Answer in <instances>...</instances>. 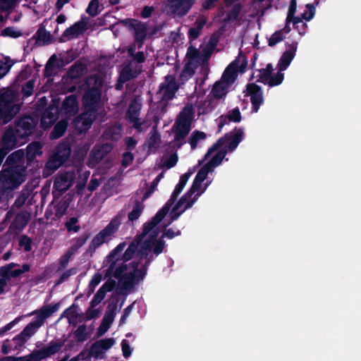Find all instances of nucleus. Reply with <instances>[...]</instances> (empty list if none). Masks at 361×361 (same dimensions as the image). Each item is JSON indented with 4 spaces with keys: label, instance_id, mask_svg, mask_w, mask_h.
Wrapping results in <instances>:
<instances>
[{
    "label": "nucleus",
    "instance_id": "obj_18",
    "mask_svg": "<svg viewBox=\"0 0 361 361\" xmlns=\"http://www.w3.org/2000/svg\"><path fill=\"white\" fill-rule=\"evenodd\" d=\"M71 154V148L65 145H60L57 147L56 152L53 155L52 160L49 159L47 163L49 169H56L66 161Z\"/></svg>",
    "mask_w": 361,
    "mask_h": 361
},
{
    "label": "nucleus",
    "instance_id": "obj_56",
    "mask_svg": "<svg viewBox=\"0 0 361 361\" xmlns=\"http://www.w3.org/2000/svg\"><path fill=\"white\" fill-rule=\"evenodd\" d=\"M186 56L190 62H197L200 59V51L192 46L188 48Z\"/></svg>",
    "mask_w": 361,
    "mask_h": 361
},
{
    "label": "nucleus",
    "instance_id": "obj_50",
    "mask_svg": "<svg viewBox=\"0 0 361 361\" xmlns=\"http://www.w3.org/2000/svg\"><path fill=\"white\" fill-rule=\"evenodd\" d=\"M30 270V265L24 264L20 269H13L8 273L7 276H3L2 278H6L10 280L11 278H17L21 274L27 272Z\"/></svg>",
    "mask_w": 361,
    "mask_h": 361
},
{
    "label": "nucleus",
    "instance_id": "obj_58",
    "mask_svg": "<svg viewBox=\"0 0 361 361\" xmlns=\"http://www.w3.org/2000/svg\"><path fill=\"white\" fill-rule=\"evenodd\" d=\"M35 80L31 79L27 81L23 86H22V94L23 97H28L31 96L34 91L35 87Z\"/></svg>",
    "mask_w": 361,
    "mask_h": 361
},
{
    "label": "nucleus",
    "instance_id": "obj_44",
    "mask_svg": "<svg viewBox=\"0 0 361 361\" xmlns=\"http://www.w3.org/2000/svg\"><path fill=\"white\" fill-rule=\"evenodd\" d=\"M35 319L34 321L29 323L21 331V336H24L27 338V339H30L37 331V330L41 327Z\"/></svg>",
    "mask_w": 361,
    "mask_h": 361
},
{
    "label": "nucleus",
    "instance_id": "obj_33",
    "mask_svg": "<svg viewBox=\"0 0 361 361\" xmlns=\"http://www.w3.org/2000/svg\"><path fill=\"white\" fill-rule=\"evenodd\" d=\"M228 87L229 85L221 80L217 81L213 85L209 94H212V97L215 99H221L226 97Z\"/></svg>",
    "mask_w": 361,
    "mask_h": 361
},
{
    "label": "nucleus",
    "instance_id": "obj_8",
    "mask_svg": "<svg viewBox=\"0 0 361 361\" xmlns=\"http://www.w3.org/2000/svg\"><path fill=\"white\" fill-rule=\"evenodd\" d=\"M119 226L120 223L118 220L112 219L104 228L92 238L86 253L92 256L98 247L111 240V237L118 231Z\"/></svg>",
    "mask_w": 361,
    "mask_h": 361
},
{
    "label": "nucleus",
    "instance_id": "obj_60",
    "mask_svg": "<svg viewBox=\"0 0 361 361\" xmlns=\"http://www.w3.org/2000/svg\"><path fill=\"white\" fill-rule=\"evenodd\" d=\"M174 204L173 202H171L169 199L166 204L160 209L155 214L157 218L161 221L169 212L171 207Z\"/></svg>",
    "mask_w": 361,
    "mask_h": 361
},
{
    "label": "nucleus",
    "instance_id": "obj_45",
    "mask_svg": "<svg viewBox=\"0 0 361 361\" xmlns=\"http://www.w3.org/2000/svg\"><path fill=\"white\" fill-rule=\"evenodd\" d=\"M57 61V58L56 54H53L47 61L45 68H44V75L47 77L52 76L54 74L55 70L59 67L58 65H56Z\"/></svg>",
    "mask_w": 361,
    "mask_h": 361
},
{
    "label": "nucleus",
    "instance_id": "obj_46",
    "mask_svg": "<svg viewBox=\"0 0 361 361\" xmlns=\"http://www.w3.org/2000/svg\"><path fill=\"white\" fill-rule=\"evenodd\" d=\"M206 134L204 132L199 130H194L190 135L188 142L190 145L191 149H195L197 147V143L200 140L206 138Z\"/></svg>",
    "mask_w": 361,
    "mask_h": 361
},
{
    "label": "nucleus",
    "instance_id": "obj_7",
    "mask_svg": "<svg viewBox=\"0 0 361 361\" xmlns=\"http://www.w3.org/2000/svg\"><path fill=\"white\" fill-rule=\"evenodd\" d=\"M64 341L52 340L41 349L34 350L25 356L15 357V361H42L59 353L64 345Z\"/></svg>",
    "mask_w": 361,
    "mask_h": 361
},
{
    "label": "nucleus",
    "instance_id": "obj_17",
    "mask_svg": "<svg viewBox=\"0 0 361 361\" xmlns=\"http://www.w3.org/2000/svg\"><path fill=\"white\" fill-rule=\"evenodd\" d=\"M170 11L178 16H185L192 7L195 0H167Z\"/></svg>",
    "mask_w": 361,
    "mask_h": 361
},
{
    "label": "nucleus",
    "instance_id": "obj_37",
    "mask_svg": "<svg viewBox=\"0 0 361 361\" xmlns=\"http://www.w3.org/2000/svg\"><path fill=\"white\" fill-rule=\"evenodd\" d=\"M69 186V178L67 173L59 174L54 182V187L59 191H66Z\"/></svg>",
    "mask_w": 361,
    "mask_h": 361
},
{
    "label": "nucleus",
    "instance_id": "obj_11",
    "mask_svg": "<svg viewBox=\"0 0 361 361\" xmlns=\"http://www.w3.org/2000/svg\"><path fill=\"white\" fill-rule=\"evenodd\" d=\"M125 24L134 30V41L137 44V49H141L147 35V27L136 19H127Z\"/></svg>",
    "mask_w": 361,
    "mask_h": 361
},
{
    "label": "nucleus",
    "instance_id": "obj_48",
    "mask_svg": "<svg viewBox=\"0 0 361 361\" xmlns=\"http://www.w3.org/2000/svg\"><path fill=\"white\" fill-rule=\"evenodd\" d=\"M3 169H8V170H17L19 171H25L26 167L22 164V163H18L14 159H11L9 160V155L6 159V161L3 166Z\"/></svg>",
    "mask_w": 361,
    "mask_h": 361
},
{
    "label": "nucleus",
    "instance_id": "obj_35",
    "mask_svg": "<svg viewBox=\"0 0 361 361\" xmlns=\"http://www.w3.org/2000/svg\"><path fill=\"white\" fill-rule=\"evenodd\" d=\"M39 45L49 44L51 42L52 36L44 27H40L34 35Z\"/></svg>",
    "mask_w": 361,
    "mask_h": 361
},
{
    "label": "nucleus",
    "instance_id": "obj_51",
    "mask_svg": "<svg viewBox=\"0 0 361 361\" xmlns=\"http://www.w3.org/2000/svg\"><path fill=\"white\" fill-rule=\"evenodd\" d=\"M137 76L135 71H134L130 66H125L120 73V80L122 82H126L130 80Z\"/></svg>",
    "mask_w": 361,
    "mask_h": 361
},
{
    "label": "nucleus",
    "instance_id": "obj_16",
    "mask_svg": "<svg viewBox=\"0 0 361 361\" xmlns=\"http://www.w3.org/2000/svg\"><path fill=\"white\" fill-rule=\"evenodd\" d=\"M287 49L282 54L279 60L277 68L279 71H284L290 66L295 56L298 48V42H293L291 44L286 43Z\"/></svg>",
    "mask_w": 361,
    "mask_h": 361
},
{
    "label": "nucleus",
    "instance_id": "obj_55",
    "mask_svg": "<svg viewBox=\"0 0 361 361\" xmlns=\"http://www.w3.org/2000/svg\"><path fill=\"white\" fill-rule=\"evenodd\" d=\"M18 245L25 252H30L32 248V240L26 235H22L19 238Z\"/></svg>",
    "mask_w": 361,
    "mask_h": 361
},
{
    "label": "nucleus",
    "instance_id": "obj_49",
    "mask_svg": "<svg viewBox=\"0 0 361 361\" xmlns=\"http://www.w3.org/2000/svg\"><path fill=\"white\" fill-rule=\"evenodd\" d=\"M104 350L100 348L97 341H95L90 347L89 352L87 353V357H93L96 359H103L104 357Z\"/></svg>",
    "mask_w": 361,
    "mask_h": 361
},
{
    "label": "nucleus",
    "instance_id": "obj_3",
    "mask_svg": "<svg viewBox=\"0 0 361 361\" xmlns=\"http://www.w3.org/2000/svg\"><path fill=\"white\" fill-rule=\"evenodd\" d=\"M103 85L104 81L101 76L92 75L87 77L84 84L85 92L82 96V104L85 109L97 112Z\"/></svg>",
    "mask_w": 361,
    "mask_h": 361
},
{
    "label": "nucleus",
    "instance_id": "obj_15",
    "mask_svg": "<svg viewBox=\"0 0 361 361\" xmlns=\"http://www.w3.org/2000/svg\"><path fill=\"white\" fill-rule=\"evenodd\" d=\"M178 89L175 76L173 75H167L164 78V82L159 85V92L162 94L164 99H172L176 91Z\"/></svg>",
    "mask_w": 361,
    "mask_h": 361
},
{
    "label": "nucleus",
    "instance_id": "obj_57",
    "mask_svg": "<svg viewBox=\"0 0 361 361\" xmlns=\"http://www.w3.org/2000/svg\"><path fill=\"white\" fill-rule=\"evenodd\" d=\"M283 39H284V35L283 34V30L276 31L269 38L268 44L269 47H274V46L276 45L278 43L283 41Z\"/></svg>",
    "mask_w": 361,
    "mask_h": 361
},
{
    "label": "nucleus",
    "instance_id": "obj_62",
    "mask_svg": "<svg viewBox=\"0 0 361 361\" xmlns=\"http://www.w3.org/2000/svg\"><path fill=\"white\" fill-rule=\"evenodd\" d=\"M226 154V150L223 148L217 152V153L209 160V162L216 167L221 164Z\"/></svg>",
    "mask_w": 361,
    "mask_h": 361
},
{
    "label": "nucleus",
    "instance_id": "obj_43",
    "mask_svg": "<svg viewBox=\"0 0 361 361\" xmlns=\"http://www.w3.org/2000/svg\"><path fill=\"white\" fill-rule=\"evenodd\" d=\"M144 209L142 202L136 200L133 210L128 213V217L130 221H134L139 219Z\"/></svg>",
    "mask_w": 361,
    "mask_h": 361
},
{
    "label": "nucleus",
    "instance_id": "obj_61",
    "mask_svg": "<svg viewBox=\"0 0 361 361\" xmlns=\"http://www.w3.org/2000/svg\"><path fill=\"white\" fill-rule=\"evenodd\" d=\"M161 142L160 134L157 131H154L148 139V147L149 149H156L159 147Z\"/></svg>",
    "mask_w": 361,
    "mask_h": 361
},
{
    "label": "nucleus",
    "instance_id": "obj_1",
    "mask_svg": "<svg viewBox=\"0 0 361 361\" xmlns=\"http://www.w3.org/2000/svg\"><path fill=\"white\" fill-rule=\"evenodd\" d=\"M141 236H136L130 243L129 246L123 255H121V252L126 246V242L119 243L109 252V254L104 260V264L106 266H108V268L106 269L104 274L105 278H109L112 276V273L116 266L117 264H118V262L122 261V263L126 264L128 261L130 260L133 257L135 252L138 250V247L141 243Z\"/></svg>",
    "mask_w": 361,
    "mask_h": 361
},
{
    "label": "nucleus",
    "instance_id": "obj_32",
    "mask_svg": "<svg viewBox=\"0 0 361 361\" xmlns=\"http://www.w3.org/2000/svg\"><path fill=\"white\" fill-rule=\"evenodd\" d=\"M214 99L209 94L206 99L200 101L197 106L200 114H207L212 112L216 105Z\"/></svg>",
    "mask_w": 361,
    "mask_h": 361
},
{
    "label": "nucleus",
    "instance_id": "obj_36",
    "mask_svg": "<svg viewBox=\"0 0 361 361\" xmlns=\"http://www.w3.org/2000/svg\"><path fill=\"white\" fill-rule=\"evenodd\" d=\"M68 128V121L63 119L59 121L54 127L50 133V138L52 140L59 139L66 133Z\"/></svg>",
    "mask_w": 361,
    "mask_h": 361
},
{
    "label": "nucleus",
    "instance_id": "obj_34",
    "mask_svg": "<svg viewBox=\"0 0 361 361\" xmlns=\"http://www.w3.org/2000/svg\"><path fill=\"white\" fill-rule=\"evenodd\" d=\"M87 66L80 61H75L68 69V76L72 79L80 78L85 73Z\"/></svg>",
    "mask_w": 361,
    "mask_h": 361
},
{
    "label": "nucleus",
    "instance_id": "obj_19",
    "mask_svg": "<svg viewBox=\"0 0 361 361\" xmlns=\"http://www.w3.org/2000/svg\"><path fill=\"white\" fill-rule=\"evenodd\" d=\"M97 112L85 109V112L80 114L75 119V123L80 131L87 130L97 119Z\"/></svg>",
    "mask_w": 361,
    "mask_h": 361
},
{
    "label": "nucleus",
    "instance_id": "obj_12",
    "mask_svg": "<svg viewBox=\"0 0 361 361\" xmlns=\"http://www.w3.org/2000/svg\"><path fill=\"white\" fill-rule=\"evenodd\" d=\"M20 145L19 137L16 130L9 127L2 135L0 152L3 153L4 157H6L11 150Z\"/></svg>",
    "mask_w": 361,
    "mask_h": 361
},
{
    "label": "nucleus",
    "instance_id": "obj_38",
    "mask_svg": "<svg viewBox=\"0 0 361 361\" xmlns=\"http://www.w3.org/2000/svg\"><path fill=\"white\" fill-rule=\"evenodd\" d=\"M104 136L106 139H109L112 141H118L121 137V126H113L108 128L104 132Z\"/></svg>",
    "mask_w": 361,
    "mask_h": 361
},
{
    "label": "nucleus",
    "instance_id": "obj_42",
    "mask_svg": "<svg viewBox=\"0 0 361 361\" xmlns=\"http://www.w3.org/2000/svg\"><path fill=\"white\" fill-rule=\"evenodd\" d=\"M90 237V233L88 231L85 232L80 237L73 239V243L68 250L75 253L87 242Z\"/></svg>",
    "mask_w": 361,
    "mask_h": 361
},
{
    "label": "nucleus",
    "instance_id": "obj_6",
    "mask_svg": "<svg viewBox=\"0 0 361 361\" xmlns=\"http://www.w3.org/2000/svg\"><path fill=\"white\" fill-rule=\"evenodd\" d=\"M25 172L8 169L0 171V201L25 181Z\"/></svg>",
    "mask_w": 361,
    "mask_h": 361
},
{
    "label": "nucleus",
    "instance_id": "obj_21",
    "mask_svg": "<svg viewBox=\"0 0 361 361\" xmlns=\"http://www.w3.org/2000/svg\"><path fill=\"white\" fill-rule=\"evenodd\" d=\"M196 200L197 197H194L193 200L186 202L184 198L180 197L172 208L169 215L170 221L168 224H171L173 221L177 220L186 209L192 207Z\"/></svg>",
    "mask_w": 361,
    "mask_h": 361
},
{
    "label": "nucleus",
    "instance_id": "obj_26",
    "mask_svg": "<svg viewBox=\"0 0 361 361\" xmlns=\"http://www.w3.org/2000/svg\"><path fill=\"white\" fill-rule=\"evenodd\" d=\"M238 59L233 61L224 71L221 80L228 85H231L236 79L238 73Z\"/></svg>",
    "mask_w": 361,
    "mask_h": 361
},
{
    "label": "nucleus",
    "instance_id": "obj_31",
    "mask_svg": "<svg viewBox=\"0 0 361 361\" xmlns=\"http://www.w3.org/2000/svg\"><path fill=\"white\" fill-rule=\"evenodd\" d=\"M191 176L190 172L185 173L181 175L179 179L178 183L176 185L174 190L173 191L169 200L174 203L177 200L178 196L182 192L183 188H185L190 176Z\"/></svg>",
    "mask_w": 361,
    "mask_h": 361
},
{
    "label": "nucleus",
    "instance_id": "obj_28",
    "mask_svg": "<svg viewBox=\"0 0 361 361\" xmlns=\"http://www.w3.org/2000/svg\"><path fill=\"white\" fill-rule=\"evenodd\" d=\"M241 113L238 107H235L228 111L226 116L219 117V128H221L224 126L228 124L230 122L239 123L241 121Z\"/></svg>",
    "mask_w": 361,
    "mask_h": 361
},
{
    "label": "nucleus",
    "instance_id": "obj_64",
    "mask_svg": "<svg viewBox=\"0 0 361 361\" xmlns=\"http://www.w3.org/2000/svg\"><path fill=\"white\" fill-rule=\"evenodd\" d=\"M1 35L11 38H18L22 35V32L13 27H7L1 31Z\"/></svg>",
    "mask_w": 361,
    "mask_h": 361
},
{
    "label": "nucleus",
    "instance_id": "obj_20",
    "mask_svg": "<svg viewBox=\"0 0 361 361\" xmlns=\"http://www.w3.org/2000/svg\"><path fill=\"white\" fill-rule=\"evenodd\" d=\"M60 302L51 304L49 305H43L39 310H35L32 312L36 316L35 320L42 326L47 319L50 317L54 313L57 312L60 307Z\"/></svg>",
    "mask_w": 361,
    "mask_h": 361
},
{
    "label": "nucleus",
    "instance_id": "obj_25",
    "mask_svg": "<svg viewBox=\"0 0 361 361\" xmlns=\"http://www.w3.org/2000/svg\"><path fill=\"white\" fill-rule=\"evenodd\" d=\"M61 112L68 117L74 116L78 111V103L75 94H71L63 101Z\"/></svg>",
    "mask_w": 361,
    "mask_h": 361
},
{
    "label": "nucleus",
    "instance_id": "obj_23",
    "mask_svg": "<svg viewBox=\"0 0 361 361\" xmlns=\"http://www.w3.org/2000/svg\"><path fill=\"white\" fill-rule=\"evenodd\" d=\"M59 107L55 104H51L44 111L41 118V126L43 128H49L52 126L58 118Z\"/></svg>",
    "mask_w": 361,
    "mask_h": 361
},
{
    "label": "nucleus",
    "instance_id": "obj_24",
    "mask_svg": "<svg viewBox=\"0 0 361 361\" xmlns=\"http://www.w3.org/2000/svg\"><path fill=\"white\" fill-rule=\"evenodd\" d=\"M108 308L109 309L105 312V314L102 320V323L100 324L99 326L97 329V337L103 336L109 330L114 320V317L116 315V305H114L112 308H110V307L109 306Z\"/></svg>",
    "mask_w": 361,
    "mask_h": 361
},
{
    "label": "nucleus",
    "instance_id": "obj_5",
    "mask_svg": "<svg viewBox=\"0 0 361 361\" xmlns=\"http://www.w3.org/2000/svg\"><path fill=\"white\" fill-rule=\"evenodd\" d=\"M245 133L243 128L235 127L233 130L226 133L223 137L219 138L213 145L209 147L204 155V159H207L209 156L221 147L226 152H233L238 145L244 139Z\"/></svg>",
    "mask_w": 361,
    "mask_h": 361
},
{
    "label": "nucleus",
    "instance_id": "obj_39",
    "mask_svg": "<svg viewBox=\"0 0 361 361\" xmlns=\"http://www.w3.org/2000/svg\"><path fill=\"white\" fill-rule=\"evenodd\" d=\"M141 110V104L133 99L128 106L126 111V117L128 120L133 119V118H139L140 111Z\"/></svg>",
    "mask_w": 361,
    "mask_h": 361
},
{
    "label": "nucleus",
    "instance_id": "obj_54",
    "mask_svg": "<svg viewBox=\"0 0 361 361\" xmlns=\"http://www.w3.org/2000/svg\"><path fill=\"white\" fill-rule=\"evenodd\" d=\"M69 207V202L67 200L60 201L54 207L56 216L60 218L63 216L67 211Z\"/></svg>",
    "mask_w": 361,
    "mask_h": 361
},
{
    "label": "nucleus",
    "instance_id": "obj_2",
    "mask_svg": "<svg viewBox=\"0 0 361 361\" xmlns=\"http://www.w3.org/2000/svg\"><path fill=\"white\" fill-rule=\"evenodd\" d=\"M139 266V261H133L129 264L121 263L114 268L112 275L118 280L122 290H130L145 279L140 276Z\"/></svg>",
    "mask_w": 361,
    "mask_h": 361
},
{
    "label": "nucleus",
    "instance_id": "obj_13",
    "mask_svg": "<svg viewBox=\"0 0 361 361\" xmlns=\"http://www.w3.org/2000/svg\"><path fill=\"white\" fill-rule=\"evenodd\" d=\"M87 29V18H81L80 20L75 22L74 24L63 31L59 42H64L71 40L73 38L77 37L79 35L83 34Z\"/></svg>",
    "mask_w": 361,
    "mask_h": 361
},
{
    "label": "nucleus",
    "instance_id": "obj_14",
    "mask_svg": "<svg viewBox=\"0 0 361 361\" xmlns=\"http://www.w3.org/2000/svg\"><path fill=\"white\" fill-rule=\"evenodd\" d=\"M247 95L250 96L252 104V113H257L260 106L264 102L263 92L262 87L256 83H249L246 86Z\"/></svg>",
    "mask_w": 361,
    "mask_h": 361
},
{
    "label": "nucleus",
    "instance_id": "obj_53",
    "mask_svg": "<svg viewBox=\"0 0 361 361\" xmlns=\"http://www.w3.org/2000/svg\"><path fill=\"white\" fill-rule=\"evenodd\" d=\"M77 307L78 305L73 304L63 311L61 317H66L69 319V321H71V319H77L80 316L76 310Z\"/></svg>",
    "mask_w": 361,
    "mask_h": 361
},
{
    "label": "nucleus",
    "instance_id": "obj_40",
    "mask_svg": "<svg viewBox=\"0 0 361 361\" xmlns=\"http://www.w3.org/2000/svg\"><path fill=\"white\" fill-rule=\"evenodd\" d=\"M243 5L240 3L235 4L232 8L227 13L226 16L224 19V22L228 23L232 20H236L241 13Z\"/></svg>",
    "mask_w": 361,
    "mask_h": 361
},
{
    "label": "nucleus",
    "instance_id": "obj_41",
    "mask_svg": "<svg viewBox=\"0 0 361 361\" xmlns=\"http://www.w3.org/2000/svg\"><path fill=\"white\" fill-rule=\"evenodd\" d=\"M110 149H111V146L109 145H104L98 148L94 147L92 150L91 156H93V157L98 162V161H100L101 160H102L105 157V156L110 151Z\"/></svg>",
    "mask_w": 361,
    "mask_h": 361
},
{
    "label": "nucleus",
    "instance_id": "obj_47",
    "mask_svg": "<svg viewBox=\"0 0 361 361\" xmlns=\"http://www.w3.org/2000/svg\"><path fill=\"white\" fill-rule=\"evenodd\" d=\"M164 177V172L160 173L151 183L150 186L146 190L142 196V201L149 198L156 190L159 181Z\"/></svg>",
    "mask_w": 361,
    "mask_h": 361
},
{
    "label": "nucleus",
    "instance_id": "obj_29",
    "mask_svg": "<svg viewBox=\"0 0 361 361\" xmlns=\"http://www.w3.org/2000/svg\"><path fill=\"white\" fill-rule=\"evenodd\" d=\"M206 23L207 19L204 17H200L195 20L193 26L188 32V37L190 41L195 40L199 37Z\"/></svg>",
    "mask_w": 361,
    "mask_h": 361
},
{
    "label": "nucleus",
    "instance_id": "obj_52",
    "mask_svg": "<svg viewBox=\"0 0 361 361\" xmlns=\"http://www.w3.org/2000/svg\"><path fill=\"white\" fill-rule=\"evenodd\" d=\"M201 185L202 182H200L198 180L195 178L190 189L181 197V198H184L186 202L190 200H193V198H191L192 196L196 191L200 189Z\"/></svg>",
    "mask_w": 361,
    "mask_h": 361
},
{
    "label": "nucleus",
    "instance_id": "obj_9",
    "mask_svg": "<svg viewBox=\"0 0 361 361\" xmlns=\"http://www.w3.org/2000/svg\"><path fill=\"white\" fill-rule=\"evenodd\" d=\"M15 97L14 91L11 90L0 94V120L11 121L19 111L20 106L14 104Z\"/></svg>",
    "mask_w": 361,
    "mask_h": 361
},
{
    "label": "nucleus",
    "instance_id": "obj_10",
    "mask_svg": "<svg viewBox=\"0 0 361 361\" xmlns=\"http://www.w3.org/2000/svg\"><path fill=\"white\" fill-rule=\"evenodd\" d=\"M37 123V120L30 116H24L16 121L13 129L19 137L20 144L25 143L27 137L35 134Z\"/></svg>",
    "mask_w": 361,
    "mask_h": 361
},
{
    "label": "nucleus",
    "instance_id": "obj_27",
    "mask_svg": "<svg viewBox=\"0 0 361 361\" xmlns=\"http://www.w3.org/2000/svg\"><path fill=\"white\" fill-rule=\"evenodd\" d=\"M29 221V214L26 212H18L11 223L9 229L18 233L21 232L27 224Z\"/></svg>",
    "mask_w": 361,
    "mask_h": 361
},
{
    "label": "nucleus",
    "instance_id": "obj_22",
    "mask_svg": "<svg viewBox=\"0 0 361 361\" xmlns=\"http://www.w3.org/2000/svg\"><path fill=\"white\" fill-rule=\"evenodd\" d=\"M42 147V144L39 141H33L27 146L25 157L27 166H32L37 162L36 157L41 156L43 153Z\"/></svg>",
    "mask_w": 361,
    "mask_h": 361
},
{
    "label": "nucleus",
    "instance_id": "obj_63",
    "mask_svg": "<svg viewBox=\"0 0 361 361\" xmlns=\"http://www.w3.org/2000/svg\"><path fill=\"white\" fill-rule=\"evenodd\" d=\"M98 8L99 0H91L86 8V13L92 17H95L99 13Z\"/></svg>",
    "mask_w": 361,
    "mask_h": 361
},
{
    "label": "nucleus",
    "instance_id": "obj_4",
    "mask_svg": "<svg viewBox=\"0 0 361 361\" xmlns=\"http://www.w3.org/2000/svg\"><path fill=\"white\" fill-rule=\"evenodd\" d=\"M194 110L192 106H185L180 112L178 118L172 127L174 133L173 143L180 148L184 144V139L191 130V124L193 119Z\"/></svg>",
    "mask_w": 361,
    "mask_h": 361
},
{
    "label": "nucleus",
    "instance_id": "obj_59",
    "mask_svg": "<svg viewBox=\"0 0 361 361\" xmlns=\"http://www.w3.org/2000/svg\"><path fill=\"white\" fill-rule=\"evenodd\" d=\"M87 326L85 324L80 325L74 332V335L79 342H83L87 339Z\"/></svg>",
    "mask_w": 361,
    "mask_h": 361
},
{
    "label": "nucleus",
    "instance_id": "obj_30",
    "mask_svg": "<svg viewBox=\"0 0 361 361\" xmlns=\"http://www.w3.org/2000/svg\"><path fill=\"white\" fill-rule=\"evenodd\" d=\"M158 235H159V230H158V228H155L150 231V233L147 238L153 240L154 242H155V246L153 250V253L156 256H158L160 254H161L166 247V243H165L164 240L162 239V235L159 238H157Z\"/></svg>",
    "mask_w": 361,
    "mask_h": 361
}]
</instances>
